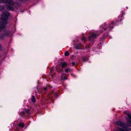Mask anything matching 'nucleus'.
I'll use <instances>...</instances> for the list:
<instances>
[{"mask_svg":"<svg viewBox=\"0 0 131 131\" xmlns=\"http://www.w3.org/2000/svg\"><path fill=\"white\" fill-rule=\"evenodd\" d=\"M10 15L9 13L7 11L4 12L1 15V18L0 19V32L5 27L7 23L8 16Z\"/></svg>","mask_w":131,"mask_h":131,"instance_id":"obj_1","label":"nucleus"},{"mask_svg":"<svg viewBox=\"0 0 131 131\" xmlns=\"http://www.w3.org/2000/svg\"><path fill=\"white\" fill-rule=\"evenodd\" d=\"M114 24V21H111V23L110 24H107L106 23H104L103 24L101 25L100 27L102 28L104 30H106V32H108L110 31L113 28L112 25Z\"/></svg>","mask_w":131,"mask_h":131,"instance_id":"obj_2","label":"nucleus"},{"mask_svg":"<svg viewBox=\"0 0 131 131\" xmlns=\"http://www.w3.org/2000/svg\"><path fill=\"white\" fill-rule=\"evenodd\" d=\"M98 36L97 34H96L94 33H92L91 35L88 37V38L90 41H92L93 39L96 38L97 36Z\"/></svg>","mask_w":131,"mask_h":131,"instance_id":"obj_3","label":"nucleus"},{"mask_svg":"<svg viewBox=\"0 0 131 131\" xmlns=\"http://www.w3.org/2000/svg\"><path fill=\"white\" fill-rule=\"evenodd\" d=\"M116 123L117 125L122 127V129H123V128H124V129L127 128L125 127L124 124L121 121H119L116 122Z\"/></svg>","mask_w":131,"mask_h":131,"instance_id":"obj_4","label":"nucleus"},{"mask_svg":"<svg viewBox=\"0 0 131 131\" xmlns=\"http://www.w3.org/2000/svg\"><path fill=\"white\" fill-rule=\"evenodd\" d=\"M127 119L128 120L127 122L128 125L131 126V114L130 113L128 114Z\"/></svg>","mask_w":131,"mask_h":131,"instance_id":"obj_5","label":"nucleus"},{"mask_svg":"<svg viewBox=\"0 0 131 131\" xmlns=\"http://www.w3.org/2000/svg\"><path fill=\"white\" fill-rule=\"evenodd\" d=\"M29 111V110H27L26 111V113H25V111H22L20 113V114L23 117H25L29 114L28 112Z\"/></svg>","mask_w":131,"mask_h":131,"instance_id":"obj_6","label":"nucleus"},{"mask_svg":"<svg viewBox=\"0 0 131 131\" xmlns=\"http://www.w3.org/2000/svg\"><path fill=\"white\" fill-rule=\"evenodd\" d=\"M116 131H129V130L127 128L121 129V128L118 127L116 128Z\"/></svg>","mask_w":131,"mask_h":131,"instance_id":"obj_7","label":"nucleus"},{"mask_svg":"<svg viewBox=\"0 0 131 131\" xmlns=\"http://www.w3.org/2000/svg\"><path fill=\"white\" fill-rule=\"evenodd\" d=\"M10 32L8 31H4V36H8L10 35Z\"/></svg>","mask_w":131,"mask_h":131,"instance_id":"obj_8","label":"nucleus"},{"mask_svg":"<svg viewBox=\"0 0 131 131\" xmlns=\"http://www.w3.org/2000/svg\"><path fill=\"white\" fill-rule=\"evenodd\" d=\"M66 74L65 73L62 74L61 75V79L64 80H67V78L66 77Z\"/></svg>","mask_w":131,"mask_h":131,"instance_id":"obj_9","label":"nucleus"},{"mask_svg":"<svg viewBox=\"0 0 131 131\" xmlns=\"http://www.w3.org/2000/svg\"><path fill=\"white\" fill-rule=\"evenodd\" d=\"M6 3L10 4V5H13L14 4V2L12 0H6Z\"/></svg>","mask_w":131,"mask_h":131,"instance_id":"obj_10","label":"nucleus"},{"mask_svg":"<svg viewBox=\"0 0 131 131\" xmlns=\"http://www.w3.org/2000/svg\"><path fill=\"white\" fill-rule=\"evenodd\" d=\"M72 70V69L70 68L66 69L65 70V72L66 73H69L71 72Z\"/></svg>","mask_w":131,"mask_h":131,"instance_id":"obj_11","label":"nucleus"},{"mask_svg":"<svg viewBox=\"0 0 131 131\" xmlns=\"http://www.w3.org/2000/svg\"><path fill=\"white\" fill-rule=\"evenodd\" d=\"M122 14L121 15V17H118V21H121L122 20V19L120 18V17H121V18H122V17L123 16V15L124 14V12L122 11Z\"/></svg>","mask_w":131,"mask_h":131,"instance_id":"obj_12","label":"nucleus"},{"mask_svg":"<svg viewBox=\"0 0 131 131\" xmlns=\"http://www.w3.org/2000/svg\"><path fill=\"white\" fill-rule=\"evenodd\" d=\"M7 8L8 10H14V8L11 6L8 5L7 6Z\"/></svg>","mask_w":131,"mask_h":131,"instance_id":"obj_13","label":"nucleus"},{"mask_svg":"<svg viewBox=\"0 0 131 131\" xmlns=\"http://www.w3.org/2000/svg\"><path fill=\"white\" fill-rule=\"evenodd\" d=\"M31 100L34 103L35 102V97L32 96L31 99Z\"/></svg>","mask_w":131,"mask_h":131,"instance_id":"obj_14","label":"nucleus"},{"mask_svg":"<svg viewBox=\"0 0 131 131\" xmlns=\"http://www.w3.org/2000/svg\"><path fill=\"white\" fill-rule=\"evenodd\" d=\"M67 63L66 62H64L62 63V68H64L65 66H67Z\"/></svg>","mask_w":131,"mask_h":131,"instance_id":"obj_15","label":"nucleus"},{"mask_svg":"<svg viewBox=\"0 0 131 131\" xmlns=\"http://www.w3.org/2000/svg\"><path fill=\"white\" fill-rule=\"evenodd\" d=\"M18 126H19L21 127L22 128L24 127V123H20L18 125Z\"/></svg>","mask_w":131,"mask_h":131,"instance_id":"obj_16","label":"nucleus"},{"mask_svg":"<svg viewBox=\"0 0 131 131\" xmlns=\"http://www.w3.org/2000/svg\"><path fill=\"white\" fill-rule=\"evenodd\" d=\"M6 0H0V4H1L3 3H6Z\"/></svg>","mask_w":131,"mask_h":131,"instance_id":"obj_17","label":"nucleus"},{"mask_svg":"<svg viewBox=\"0 0 131 131\" xmlns=\"http://www.w3.org/2000/svg\"><path fill=\"white\" fill-rule=\"evenodd\" d=\"M4 9V7L3 6H0V11H2Z\"/></svg>","mask_w":131,"mask_h":131,"instance_id":"obj_18","label":"nucleus"},{"mask_svg":"<svg viewBox=\"0 0 131 131\" xmlns=\"http://www.w3.org/2000/svg\"><path fill=\"white\" fill-rule=\"evenodd\" d=\"M64 54L66 56H68L69 55V53L68 51H66L65 52Z\"/></svg>","mask_w":131,"mask_h":131,"instance_id":"obj_19","label":"nucleus"},{"mask_svg":"<svg viewBox=\"0 0 131 131\" xmlns=\"http://www.w3.org/2000/svg\"><path fill=\"white\" fill-rule=\"evenodd\" d=\"M86 40V39L85 38H84V37H83L82 38V41H85Z\"/></svg>","mask_w":131,"mask_h":131,"instance_id":"obj_20","label":"nucleus"},{"mask_svg":"<svg viewBox=\"0 0 131 131\" xmlns=\"http://www.w3.org/2000/svg\"><path fill=\"white\" fill-rule=\"evenodd\" d=\"M75 64V62H73L72 63V64L73 66H74Z\"/></svg>","mask_w":131,"mask_h":131,"instance_id":"obj_21","label":"nucleus"},{"mask_svg":"<svg viewBox=\"0 0 131 131\" xmlns=\"http://www.w3.org/2000/svg\"><path fill=\"white\" fill-rule=\"evenodd\" d=\"M47 88L46 87L45 88L43 89L44 90H47Z\"/></svg>","mask_w":131,"mask_h":131,"instance_id":"obj_22","label":"nucleus"},{"mask_svg":"<svg viewBox=\"0 0 131 131\" xmlns=\"http://www.w3.org/2000/svg\"><path fill=\"white\" fill-rule=\"evenodd\" d=\"M71 76H73L74 75V74L73 73H71Z\"/></svg>","mask_w":131,"mask_h":131,"instance_id":"obj_23","label":"nucleus"},{"mask_svg":"<svg viewBox=\"0 0 131 131\" xmlns=\"http://www.w3.org/2000/svg\"><path fill=\"white\" fill-rule=\"evenodd\" d=\"M58 67L57 66H56V69H57V68Z\"/></svg>","mask_w":131,"mask_h":131,"instance_id":"obj_24","label":"nucleus"},{"mask_svg":"<svg viewBox=\"0 0 131 131\" xmlns=\"http://www.w3.org/2000/svg\"><path fill=\"white\" fill-rule=\"evenodd\" d=\"M130 129V130H131V129Z\"/></svg>","mask_w":131,"mask_h":131,"instance_id":"obj_25","label":"nucleus"}]
</instances>
